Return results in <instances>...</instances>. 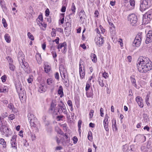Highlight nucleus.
<instances>
[{
  "mask_svg": "<svg viewBox=\"0 0 152 152\" xmlns=\"http://www.w3.org/2000/svg\"><path fill=\"white\" fill-rule=\"evenodd\" d=\"M137 66L139 71L142 73L146 72L152 68V63L149 58L142 56L139 58Z\"/></svg>",
  "mask_w": 152,
  "mask_h": 152,
  "instance_id": "obj_1",
  "label": "nucleus"
},
{
  "mask_svg": "<svg viewBox=\"0 0 152 152\" xmlns=\"http://www.w3.org/2000/svg\"><path fill=\"white\" fill-rule=\"evenodd\" d=\"M140 6V10L143 12L148 8L151 5L150 0H141Z\"/></svg>",
  "mask_w": 152,
  "mask_h": 152,
  "instance_id": "obj_2",
  "label": "nucleus"
},
{
  "mask_svg": "<svg viewBox=\"0 0 152 152\" xmlns=\"http://www.w3.org/2000/svg\"><path fill=\"white\" fill-rule=\"evenodd\" d=\"M142 34L141 32L138 33L133 43V46L138 47L140 45L142 38Z\"/></svg>",
  "mask_w": 152,
  "mask_h": 152,
  "instance_id": "obj_3",
  "label": "nucleus"
},
{
  "mask_svg": "<svg viewBox=\"0 0 152 152\" xmlns=\"http://www.w3.org/2000/svg\"><path fill=\"white\" fill-rule=\"evenodd\" d=\"M56 104L53 102H52L49 110V112L50 113H52L54 115L58 114V113L59 112L60 108H59V107H58V110L57 109H56Z\"/></svg>",
  "mask_w": 152,
  "mask_h": 152,
  "instance_id": "obj_4",
  "label": "nucleus"
},
{
  "mask_svg": "<svg viewBox=\"0 0 152 152\" xmlns=\"http://www.w3.org/2000/svg\"><path fill=\"white\" fill-rule=\"evenodd\" d=\"M83 61L80 59L79 64V72L80 77L81 79L84 78L85 76V72L84 71V66L83 64Z\"/></svg>",
  "mask_w": 152,
  "mask_h": 152,
  "instance_id": "obj_5",
  "label": "nucleus"
},
{
  "mask_svg": "<svg viewBox=\"0 0 152 152\" xmlns=\"http://www.w3.org/2000/svg\"><path fill=\"white\" fill-rule=\"evenodd\" d=\"M0 131L4 134H11V132L8 128L7 127L6 125L4 123L1 124L0 126Z\"/></svg>",
  "mask_w": 152,
  "mask_h": 152,
  "instance_id": "obj_6",
  "label": "nucleus"
},
{
  "mask_svg": "<svg viewBox=\"0 0 152 152\" xmlns=\"http://www.w3.org/2000/svg\"><path fill=\"white\" fill-rule=\"evenodd\" d=\"M128 19L132 26L134 25L137 22V16L134 14L129 15Z\"/></svg>",
  "mask_w": 152,
  "mask_h": 152,
  "instance_id": "obj_7",
  "label": "nucleus"
},
{
  "mask_svg": "<svg viewBox=\"0 0 152 152\" xmlns=\"http://www.w3.org/2000/svg\"><path fill=\"white\" fill-rule=\"evenodd\" d=\"M21 67L23 69L25 72L27 73L30 72V67L28 64L26 62H24L23 61L20 63Z\"/></svg>",
  "mask_w": 152,
  "mask_h": 152,
  "instance_id": "obj_8",
  "label": "nucleus"
},
{
  "mask_svg": "<svg viewBox=\"0 0 152 152\" xmlns=\"http://www.w3.org/2000/svg\"><path fill=\"white\" fill-rule=\"evenodd\" d=\"M152 42V31L149 30L146 35V38L145 43L146 44H148Z\"/></svg>",
  "mask_w": 152,
  "mask_h": 152,
  "instance_id": "obj_9",
  "label": "nucleus"
},
{
  "mask_svg": "<svg viewBox=\"0 0 152 152\" xmlns=\"http://www.w3.org/2000/svg\"><path fill=\"white\" fill-rule=\"evenodd\" d=\"M96 44L99 46H102L104 42V40L103 38L101 37H97L95 39Z\"/></svg>",
  "mask_w": 152,
  "mask_h": 152,
  "instance_id": "obj_10",
  "label": "nucleus"
},
{
  "mask_svg": "<svg viewBox=\"0 0 152 152\" xmlns=\"http://www.w3.org/2000/svg\"><path fill=\"white\" fill-rule=\"evenodd\" d=\"M16 135H14L10 140V143L12 147L15 149L17 148L16 141Z\"/></svg>",
  "mask_w": 152,
  "mask_h": 152,
  "instance_id": "obj_11",
  "label": "nucleus"
},
{
  "mask_svg": "<svg viewBox=\"0 0 152 152\" xmlns=\"http://www.w3.org/2000/svg\"><path fill=\"white\" fill-rule=\"evenodd\" d=\"M19 97L21 102L25 100L26 98V92L24 90L18 93Z\"/></svg>",
  "mask_w": 152,
  "mask_h": 152,
  "instance_id": "obj_12",
  "label": "nucleus"
},
{
  "mask_svg": "<svg viewBox=\"0 0 152 152\" xmlns=\"http://www.w3.org/2000/svg\"><path fill=\"white\" fill-rule=\"evenodd\" d=\"M136 101L140 107L142 108L143 107V100L141 97L139 96H137L136 98Z\"/></svg>",
  "mask_w": 152,
  "mask_h": 152,
  "instance_id": "obj_13",
  "label": "nucleus"
},
{
  "mask_svg": "<svg viewBox=\"0 0 152 152\" xmlns=\"http://www.w3.org/2000/svg\"><path fill=\"white\" fill-rule=\"evenodd\" d=\"M85 13L84 10H81L79 13V16L80 17V21L83 22H84V19L85 18L86 15Z\"/></svg>",
  "mask_w": 152,
  "mask_h": 152,
  "instance_id": "obj_14",
  "label": "nucleus"
},
{
  "mask_svg": "<svg viewBox=\"0 0 152 152\" xmlns=\"http://www.w3.org/2000/svg\"><path fill=\"white\" fill-rule=\"evenodd\" d=\"M146 17H147L148 20L152 19V9L149 11L144 15V17L145 18Z\"/></svg>",
  "mask_w": 152,
  "mask_h": 152,
  "instance_id": "obj_15",
  "label": "nucleus"
},
{
  "mask_svg": "<svg viewBox=\"0 0 152 152\" xmlns=\"http://www.w3.org/2000/svg\"><path fill=\"white\" fill-rule=\"evenodd\" d=\"M71 9L72 13H71L69 16H67L68 17H69V18L70 19H71V17L72 18H73L72 16V15H73V16L75 12L76 7L73 3L72 4Z\"/></svg>",
  "mask_w": 152,
  "mask_h": 152,
  "instance_id": "obj_16",
  "label": "nucleus"
},
{
  "mask_svg": "<svg viewBox=\"0 0 152 152\" xmlns=\"http://www.w3.org/2000/svg\"><path fill=\"white\" fill-rule=\"evenodd\" d=\"M66 42H64L62 43H61L60 44H58V45L57 46V48L58 49H61L62 48H64V50H62L63 53H65L66 51H65L66 49Z\"/></svg>",
  "mask_w": 152,
  "mask_h": 152,
  "instance_id": "obj_17",
  "label": "nucleus"
},
{
  "mask_svg": "<svg viewBox=\"0 0 152 152\" xmlns=\"http://www.w3.org/2000/svg\"><path fill=\"white\" fill-rule=\"evenodd\" d=\"M39 88L38 91L39 92L42 93L45 92L46 90V88L45 86H44V85L41 84H40L39 86Z\"/></svg>",
  "mask_w": 152,
  "mask_h": 152,
  "instance_id": "obj_18",
  "label": "nucleus"
},
{
  "mask_svg": "<svg viewBox=\"0 0 152 152\" xmlns=\"http://www.w3.org/2000/svg\"><path fill=\"white\" fill-rule=\"evenodd\" d=\"M130 78L132 85L134 86L136 88H137V85L136 84V80L134 77V76H131Z\"/></svg>",
  "mask_w": 152,
  "mask_h": 152,
  "instance_id": "obj_19",
  "label": "nucleus"
},
{
  "mask_svg": "<svg viewBox=\"0 0 152 152\" xmlns=\"http://www.w3.org/2000/svg\"><path fill=\"white\" fill-rule=\"evenodd\" d=\"M16 89L18 93L22 91V88L21 86V83L19 82L18 83H16L15 85Z\"/></svg>",
  "mask_w": 152,
  "mask_h": 152,
  "instance_id": "obj_20",
  "label": "nucleus"
},
{
  "mask_svg": "<svg viewBox=\"0 0 152 152\" xmlns=\"http://www.w3.org/2000/svg\"><path fill=\"white\" fill-rule=\"evenodd\" d=\"M44 68L45 72L47 73L49 72L51 70V67L50 66L48 65L47 64H45Z\"/></svg>",
  "mask_w": 152,
  "mask_h": 152,
  "instance_id": "obj_21",
  "label": "nucleus"
},
{
  "mask_svg": "<svg viewBox=\"0 0 152 152\" xmlns=\"http://www.w3.org/2000/svg\"><path fill=\"white\" fill-rule=\"evenodd\" d=\"M28 117L29 121L33 120L34 121H36L37 120V118L34 116V115L32 114L31 113H29L28 114Z\"/></svg>",
  "mask_w": 152,
  "mask_h": 152,
  "instance_id": "obj_22",
  "label": "nucleus"
},
{
  "mask_svg": "<svg viewBox=\"0 0 152 152\" xmlns=\"http://www.w3.org/2000/svg\"><path fill=\"white\" fill-rule=\"evenodd\" d=\"M58 94L61 95L60 97H62L64 96L63 88L61 86H60L59 87L58 90Z\"/></svg>",
  "mask_w": 152,
  "mask_h": 152,
  "instance_id": "obj_23",
  "label": "nucleus"
},
{
  "mask_svg": "<svg viewBox=\"0 0 152 152\" xmlns=\"http://www.w3.org/2000/svg\"><path fill=\"white\" fill-rule=\"evenodd\" d=\"M93 91L92 88H91L90 91L89 92L88 91L86 92V94L87 96L88 97H91L93 96Z\"/></svg>",
  "mask_w": 152,
  "mask_h": 152,
  "instance_id": "obj_24",
  "label": "nucleus"
},
{
  "mask_svg": "<svg viewBox=\"0 0 152 152\" xmlns=\"http://www.w3.org/2000/svg\"><path fill=\"white\" fill-rule=\"evenodd\" d=\"M145 137L143 135L139 134L137 136L135 139H137L139 141H141L143 138L145 139Z\"/></svg>",
  "mask_w": 152,
  "mask_h": 152,
  "instance_id": "obj_25",
  "label": "nucleus"
},
{
  "mask_svg": "<svg viewBox=\"0 0 152 152\" xmlns=\"http://www.w3.org/2000/svg\"><path fill=\"white\" fill-rule=\"evenodd\" d=\"M114 122V123L113 124V125H112L113 129L114 131H116L117 130L118 128L116 126V120L115 119H113L112 120V123H113V122Z\"/></svg>",
  "mask_w": 152,
  "mask_h": 152,
  "instance_id": "obj_26",
  "label": "nucleus"
},
{
  "mask_svg": "<svg viewBox=\"0 0 152 152\" xmlns=\"http://www.w3.org/2000/svg\"><path fill=\"white\" fill-rule=\"evenodd\" d=\"M37 121V119L36 121H34V120H32L31 121H29L30 125L31 127H33L34 128L37 127V126L36 124V123Z\"/></svg>",
  "mask_w": 152,
  "mask_h": 152,
  "instance_id": "obj_27",
  "label": "nucleus"
},
{
  "mask_svg": "<svg viewBox=\"0 0 152 152\" xmlns=\"http://www.w3.org/2000/svg\"><path fill=\"white\" fill-rule=\"evenodd\" d=\"M4 38L6 41L7 43H9L10 42V37L8 34H5L4 36Z\"/></svg>",
  "mask_w": 152,
  "mask_h": 152,
  "instance_id": "obj_28",
  "label": "nucleus"
},
{
  "mask_svg": "<svg viewBox=\"0 0 152 152\" xmlns=\"http://www.w3.org/2000/svg\"><path fill=\"white\" fill-rule=\"evenodd\" d=\"M98 81L99 85L101 87H103L104 86V84L103 83V80L102 78L99 77L98 79Z\"/></svg>",
  "mask_w": 152,
  "mask_h": 152,
  "instance_id": "obj_29",
  "label": "nucleus"
},
{
  "mask_svg": "<svg viewBox=\"0 0 152 152\" xmlns=\"http://www.w3.org/2000/svg\"><path fill=\"white\" fill-rule=\"evenodd\" d=\"M0 143L2 145L3 148H6L7 146L6 142L3 139L1 138L0 139Z\"/></svg>",
  "mask_w": 152,
  "mask_h": 152,
  "instance_id": "obj_30",
  "label": "nucleus"
},
{
  "mask_svg": "<svg viewBox=\"0 0 152 152\" xmlns=\"http://www.w3.org/2000/svg\"><path fill=\"white\" fill-rule=\"evenodd\" d=\"M91 57L93 61L96 62L97 61V58L96 55L95 54H92L91 55Z\"/></svg>",
  "mask_w": 152,
  "mask_h": 152,
  "instance_id": "obj_31",
  "label": "nucleus"
},
{
  "mask_svg": "<svg viewBox=\"0 0 152 152\" xmlns=\"http://www.w3.org/2000/svg\"><path fill=\"white\" fill-rule=\"evenodd\" d=\"M56 130L58 134L61 135H63V132L58 127H57L56 128Z\"/></svg>",
  "mask_w": 152,
  "mask_h": 152,
  "instance_id": "obj_32",
  "label": "nucleus"
},
{
  "mask_svg": "<svg viewBox=\"0 0 152 152\" xmlns=\"http://www.w3.org/2000/svg\"><path fill=\"white\" fill-rule=\"evenodd\" d=\"M9 68L10 70L14 71L15 69V66L13 64H9Z\"/></svg>",
  "mask_w": 152,
  "mask_h": 152,
  "instance_id": "obj_33",
  "label": "nucleus"
},
{
  "mask_svg": "<svg viewBox=\"0 0 152 152\" xmlns=\"http://www.w3.org/2000/svg\"><path fill=\"white\" fill-rule=\"evenodd\" d=\"M109 122H104V128L105 130L108 132L109 131V128L108 127V124Z\"/></svg>",
  "mask_w": 152,
  "mask_h": 152,
  "instance_id": "obj_34",
  "label": "nucleus"
},
{
  "mask_svg": "<svg viewBox=\"0 0 152 152\" xmlns=\"http://www.w3.org/2000/svg\"><path fill=\"white\" fill-rule=\"evenodd\" d=\"M88 138L90 141H91L92 139V132L90 131H89L88 132Z\"/></svg>",
  "mask_w": 152,
  "mask_h": 152,
  "instance_id": "obj_35",
  "label": "nucleus"
},
{
  "mask_svg": "<svg viewBox=\"0 0 152 152\" xmlns=\"http://www.w3.org/2000/svg\"><path fill=\"white\" fill-rule=\"evenodd\" d=\"M27 35L28 38L31 40H34V39L33 35H32L30 32H28L27 34Z\"/></svg>",
  "mask_w": 152,
  "mask_h": 152,
  "instance_id": "obj_36",
  "label": "nucleus"
},
{
  "mask_svg": "<svg viewBox=\"0 0 152 152\" xmlns=\"http://www.w3.org/2000/svg\"><path fill=\"white\" fill-rule=\"evenodd\" d=\"M36 58L37 61H40L41 60V56L40 54H37L36 56Z\"/></svg>",
  "mask_w": 152,
  "mask_h": 152,
  "instance_id": "obj_37",
  "label": "nucleus"
},
{
  "mask_svg": "<svg viewBox=\"0 0 152 152\" xmlns=\"http://www.w3.org/2000/svg\"><path fill=\"white\" fill-rule=\"evenodd\" d=\"M2 23L3 24V26L4 27L6 28L7 26V24L6 23V20L4 18L2 19Z\"/></svg>",
  "mask_w": 152,
  "mask_h": 152,
  "instance_id": "obj_38",
  "label": "nucleus"
},
{
  "mask_svg": "<svg viewBox=\"0 0 152 152\" xmlns=\"http://www.w3.org/2000/svg\"><path fill=\"white\" fill-rule=\"evenodd\" d=\"M7 58L9 64H13V62L12 59L10 56H7Z\"/></svg>",
  "mask_w": 152,
  "mask_h": 152,
  "instance_id": "obj_39",
  "label": "nucleus"
},
{
  "mask_svg": "<svg viewBox=\"0 0 152 152\" xmlns=\"http://www.w3.org/2000/svg\"><path fill=\"white\" fill-rule=\"evenodd\" d=\"M7 89L5 87L0 88V92H7Z\"/></svg>",
  "mask_w": 152,
  "mask_h": 152,
  "instance_id": "obj_40",
  "label": "nucleus"
},
{
  "mask_svg": "<svg viewBox=\"0 0 152 152\" xmlns=\"http://www.w3.org/2000/svg\"><path fill=\"white\" fill-rule=\"evenodd\" d=\"M8 118L12 120L15 118V115L13 114H11L9 115Z\"/></svg>",
  "mask_w": 152,
  "mask_h": 152,
  "instance_id": "obj_41",
  "label": "nucleus"
},
{
  "mask_svg": "<svg viewBox=\"0 0 152 152\" xmlns=\"http://www.w3.org/2000/svg\"><path fill=\"white\" fill-rule=\"evenodd\" d=\"M61 110L62 111V112H63L64 113L66 114H67V112L64 105V106L62 107V108H61Z\"/></svg>",
  "mask_w": 152,
  "mask_h": 152,
  "instance_id": "obj_42",
  "label": "nucleus"
},
{
  "mask_svg": "<svg viewBox=\"0 0 152 152\" xmlns=\"http://www.w3.org/2000/svg\"><path fill=\"white\" fill-rule=\"evenodd\" d=\"M109 118V117L106 114L105 115L103 122H108V119Z\"/></svg>",
  "mask_w": 152,
  "mask_h": 152,
  "instance_id": "obj_43",
  "label": "nucleus"
},
{
  "mask_svg": "<svg viewBox=\"0 0 152 152\" xmlns=\"http://www.w3.org/2000/svg\"><path fill=\"white\" fill-rule=\"evenodd\" d=\"M53 31L51 32V35L52 37H55L56 35V29L52 28Z\"/></svg>",
  "mask_w": 152,
  "mask_h": 152,
  "instance_id": "obj_44",
  "label": "nucleus"
},
{
  "mask_svg": "<svg viewBox=\"0 0 152 152\" xmlns=\"http://www.w3.org/2000/svg\"><path fill=\"white\" fill-rule=\"evenodd\" d=\"M59 38L58 37H57L56 39L53 41V43H54V42H55L57 44H59Z\"/></svg>",
  "mask_w": 152,
  "mask_h": 152,
  "instance_id": "obj_45",
  "label": "nucleus"
},
{
  "mask_svg": "<svg viewBox=\"0 0 152 152\" xmlns=\"http://www.w3.org/2000/svg\"><path fill=\"white\" fill-rule=\"evenodd\" d=\"M63 117L64 116L63 115H58L57 116L56 118L57 119L58 121H60L62 120Z\"/></svg>",
  "mask_w": 152,
  "mask_h": 152,
  "instance_id": "obj_46",
  "label": "nucleus"
},
{
  "mask_svg": "<svg viewBox=\"0 0 152 152\" xmlns=\"http://www.w3.org/2000/svg\"><path fill=\"white\" fill-rule=\"evenodd\" d=\"M90 85L88 83H86V92L88 91L89 89L90 88Z\"/></svg>",
  "mask_w": 152,
  "mask_h": 152,
  "instance_id": "obj_47",
  "label": "nucleus"
},
{
  "mask_svg": "<svg viewBox=\"0 0 152 152\" xmlns=\"http://www.w3.org/2000/svg\"><path fill=\"white\" fill-rule=\"evenodd\" d=\"M52 80L51 79L49 78L47 80V83L48 85H50L52 83Z\"/></svg>",
  "mask_w": 152,
  "mask_h": 152,
  "instance_id": "obj_48",
  "label": "nucleus"
},
{
  "mask_svg": "<svg viewBox=\"0 0 152 152\" xmlns=\"http://www.w3.org/2000/svg\"><path fill=\"white\" fill-rule=\"evenodd\" d=\"M7 77L6 75H4L1 77V80L3 82H5L6 80Z\"/></svg>",
  "mask_w": 152,
  "mask_h": 152,
  "instance_id": "obj_49",
  "label": "nucleus"
},
{
  "mask_svg": "<svg viewBox=\"0 0 152 152\" xmlns=\"http://www.w3.org/2000/svg\"><path fill=\"white\" fill-rule=\"evenodd\" d=\"M73 143L74 144H76L78 140V139L76 136H74L73 137Z\"/></svg>",
  "mask_w": 152,
  "mask_h": 152,
  "instance_id": "obj_50",
  "label": "nucleus"
},
{
  "mask_svg": "<svg viewBox=\"0 0 152 152\" xmlns=\"http://www.w3.org/2000/svg\"><path fill=\"white\" fill-rule=\"evenodd\" d=\"M55 77L56 79L58 80H59V74L58 72H56L55 74Z\"/></svg>",
  "mask_w": 152,
  "mask_h": 152,
  "instance_id": "obj_51",
  "label": "nucleus"
},
{
  "mask_svg": "<svg viewBox=\"0 0 152 152\" xmlns=\"http://www.w3.org/2000/svg\"><path fill=\"white\" fill-rule=\"evenodd\" d=\"M51 53L53 58H55L57 57V54L55 52L53 51L51 52Z\"/></svg>",
  "mask_w": 152,
  "mask_h": 152,
  "instance_id": "obj_52",
  "label": "nucleus"
},
{
  "mask_svg": "<svg viewBox=\"0 0 152 152\" xmlns=\"http://www.w3.org/2000/svg\"><path fill=\"white\" fill-rule=\"evenodd\" d=\"M103 76L105 78H106L108 77V74L107 73H106V72H104L103 74Z\"/></svg>",
  "mask_w": 152,
  "mask_h": 152,
  "instance_id": "obj_53",
  "label": "nucleus"
},
{
  "mask_svg": "<svg viewBox=\"0 0 152 152\" xmlns=\"http://www.w3.org/2000/svg\"><path fill=\"white\" fill-rule=\"evenodd\" d=\"M8 107L10 110H12V111H13L12 107H13L14 109V107L13 105L12 104H10L9 105Z\"/></svg>",
  "mask_w": 152,
  "mask_h": 152,
  "instance_id": "obj_54",
  "label": "nucleus"
},
{
  "mask_svg": "<svg viewBox=\"0 0 152 152\" xmlns=\"http://www.w3.org/2000/svg\"><path fill=\"white\" fill-rule=\"evenodd\" d=\"M45 15L46 16H48L49 15V10L48 9H47L45 11Z\"/></svg>",
  "mask_w": 152,
  "mask_h": 152,
  "instance_id": "obj_55",
  "label": "nucleus"
},
{
  "mask_svg": "<svg viewBox=\"0 0 152 152\" xmlns=\"http://www.w3.org/2000/svg\"><path fill=\"white\" fill-rule=\"evenodd\" d=\"M82 121L81 120H79L78 123V126L79 128V130L80 129L81 127Z\"/></svg>",
  "mask_w": 152,
  "mask_h": 152,
  "instance_id": "obj_56",
  "label": "nucleus"
},
{
  "mask_svg": "<svg viewBox=\"0 0 152 152\" xmlns=\"http://www.w3.org/2000/svg\"><path fill=\"white\" fill-rule=\"evenodd\" d=\"M67 103L69 106L71 107H72V102L71 100H69L67 102Z\"/></svg>",
  "mask_w": 152,
  "mask_h": 152,
  "instance_id": "obj_57",
  "label": "nucleus"
},
{
  "mask_svg": "<svg viewBox=\"0 0 152 152\" xmlns=\"http://www.w3.org/2000/svg\"><path fill=\"white\" fill-rule=\"evenodd\" d=\"M130 3L131 5L132 6H134L135 5V2L134 1L131 0L130 1Z\"/></svg>",
  "mask_w": 152,
  "mask_h": 152,
  "instance_id": "obj_58",
  "label": "nucleus"
},
{
  "mask_svg": "<svg viewBox=\"0 0 152 152\" xmlns=\"http://www.w3.org/2000/svg\"><path fill=\"white\" fill-rule=\"evenodd\" d=\"M94 111L93 110H91V112L89 113V115H90V118H91L93 117V113H94Z\"/></svg>",
  "mask_w": 152,
  "mask_h": 152,
  "instance_id": "obj_59",
  "label": "nucleus"
},
{
  "mask_svg": "<svg viewBox=\"0 0 152 152\" xmlns=\"http://www.w3.org/2000/svg\"><path fill=\"white\" fill-rule=\"evenodd\" d=\"M103 112V109L102 108H101L100 109V113L101 116L102 117L103 116V115L104 114Z\"/></svg>",
  "mask_w": 152,
  "mask_h": 152,
  "instance_id": "obj_60",
  "label": "nucleus"
},
{
  "mask_svg": "<svg viewBox=\"0 0 152 152\" xmlns=\"http://www.w3.org/2000/svg\"><path fill=\"white\" fill-rule=\"evenodd\" d=\"M39 19L41 21V22H42V20H43V17L42 15H39L38 18L37 19Z\"/></svg>",
  "mask_w": 152,
  "mask_h": 152,
  "instance_id": "obj_61",
  "label": "nucleus"
},
{
  "mask_svg": "<svg viewBox=\"0 0 152 152\" xmlns=\"http://www.w3.org/2000/svg\"><path fill=\"white\" fill-rule=\"evenodd\" d=\"M2 115L4 118H5L8 116V114L7 112H5L3 113Z\"/></svg>",
  "mask_w": 152,
  "mask_h": 152,
  "instance_id": "obj_62",
  "label": "nucleus"
},
{
  "mask_svg": "<svg viewBox=\"0 0 152 152\" xmlns=\"http://www.w3.org/2000/svg\"><path fill=\"white\" fill-rule=\"evenodd\" d=\"M56 31H59L61 33L63 32V30L62 28H56Z\"/></svg>",
  "mask_w": 152,
  "mask_h": 152,
  "instance_id": "obj_63",
  "label": "nucleus"
},
{
  "mask_svg": "<svg viewBox=\"0 0 152 152\" xmlns=\"http://www.w3.org/2000/svg\"><path fill=\"white\" fill-rule=\"evenodd\" d=\"M64 84L66 87H69V82H67V81H66L65 82H64Z\"/></svg>",
  "mask_w": 152,
  "mask_h": 152,
  "instance_id": "obj_64",
  "label": "nucleus"
}]
</instances>
